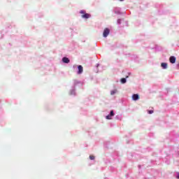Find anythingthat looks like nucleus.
<instances>
[{"mask_svg": "<svg viewBox=\"0 0 179 179\" xmlns=\"http://www.w3.org/2000/svg\"><path fill=\"white\" fill-rule=\"evenodd\" d=\"M80 13L81 15H85V13H86V11L82 10L80 11Z\"/></svg>", "mask_w": 179, "mask_h": 179, "instance_id": "obj_10", "label": "nucleus"}, {"mask_svg": "<svg viewBox=\"0 0 179 179\" xmlns=\"http://www.w3.org/2000/svg\"><path fill=\"white\" fill-rule=\"evenodd\" d=\"M132 99L134 100V101H136V100H139V95L138 94H133Z\"/></svg>", "mask_w": 179, "mask_h": 179, "instance_id": "obj_5", "label": "nucleus"}, {"mask_svg": "<svg viewBox=\"0 0 179 179\" xmlns=\"http://www.w3.org/2000/svg\"><path fill=\"white\" fill-rule=\"evenodd\" d=\"M177 178L179 179V173L178 174Z\"/></svg>", "mask_w": 179, "mask_h": 179, "instance_id": "obj_15", "label": "nucleus"}, {"mask_svg": "<svg viewBox=\"0 0 179 179\" xmlns=\"http://www.w3.org/2000/svg\"><path fill=\"white\" fill-rule=\"evenodd\" d=\"M62 62L64 64H69V59L68 57H63L62 58Z\"/></svg>", "mask_w": 179, "mask_h": 179, "instance_id": "obj_7", "label": "nucleus"}, {"mask_svg": "<svg viewBox=\"0 0 179 179\" xmlns=\"http://www.w3.org/2000/svg\"><path fill=\"white\" fill-rule=\"evenodd\" d=\"M119 1H124V0H119Z\"/></svg>", "mask_w": 179, "mask_h": 179, "instance_id": "obj_16", "label": "nucleus"}, {"mask_svg": "<svg viewBox=\"0 0 179 179\" xmlns=\"http://www.w3.org/2000/svg\"><path fill=\"white\" fill-rule=\"evenodd\" d=\"M176 58L174 56H171L169 58V61H170L171 64H176Z\"/></svg>", "mask_w": 179, "mask_h": 179, "instance_id": "obj_2", "label": "nucleus"}, {"mask_svg": "<svg viewBox=\"0 0 179 179\" xmlns=\"http://www.w3.org/2000/svg\"><path fill=\"white\" fill-rule=\"evenodd\" d=\"M90 160H94L95 157L93 155H90Z\"/></svg>", "mask_w": 179, "mask_h": 179, "instance_id": "obj_11", "label": "nucleus"}, {"mask_svg": "<svg viewBox=\"0 0 179 179\" xmlns=\"http://www.w3.org/2000/svg\"><path fill=\"white\" fill-rule=\"evenodd\" d=\"M117 23H118V24H121V19L117 20Z\"/></svg>", "mask_w": 179, "mask_h": 179, "instance_id": "obj_12", "label": "nucleus"}, {"mask_svg": "<svg viewBox=\"0 0 179 179\" xmlns=\"http://www.w3.org/2000/svg\"><path fill=\"white\" fill-rule=\"evenodd\" d=\"M121 83H127V79L126 78H122L120 80Z\"/></svg>", "mask_w": 179, "mask_h": 179, "instance_id": "obj_9", "label": "nucleus"}, {"mask_svg": "<svg viewBox=\"0 0 179 179\" xmlns=\"http://www.w3.org/2000/svg\"><path fill=\"white\" fill-rule=\"evenodd\" d=\"M81 17H83V19H89L90 17V14L85 13L84 15H81Z\"/></svg>", "mask_w": 179, "mask_h": 179, "instance_id": "obj_6", "label": "nucleus"}, {"mask_svg": "<svg viewBox=\"0 0 179 179\" xmlns=\"http://www.w3.org/2000/svg\"><path fill=\"white\" fill-rule=\"evenodd\" d=\"M111 117H114V110H111L110 115L106 116V120H111Z\"/></svg>", "mask_w": 179, "mask_h": 179, "instance_id": "obj_3", "label": "nucleus"}, {"mask_svg": "<svg viewBox=\"0 0 179 179\" xmlns=\"http://www.w3.org/2000/svg\"><path fill=\"white\" fill-rule=\"evenodd\" d=\"M110 34V29L108 28H106L103 31V37H107Z\"/></svg>", "mask_w": 179, "mask_h": 179, "instance_id": "obj_1", "label": "nucleus"}, {"mask_svg": "<svg viewBox=\"0 0 179 179\" xmlns=\"http://www.w3.org/2000/svg\"><path fill=\"white\" fill-rule=\"evenodd\" d=\"M78 68V75H80V73H83V66H82L81 65H79Z\"/></svg>", "mask_w": 179, "mask_h": 179, "instance_id": "obj_4", "label": "nucleus"}, {"mask_svg": "<svg viewBox=\"0 0 179 179\" xmlns=\"http://www.w3.org/2000/svg\"><path fill=\"white\" fill-rule=\"evenodd\" d=\"M167 63H162L161 66L163 68V69H167Z\"/></svg>", "mask_w": 179, "mask_h": 179, "instance_id": "obj_8", "label": "nucleus"}, {"mask_svg": "<svg viewBox=\"0 0 179 179\" xmlns=\"http://www.w3.org/2000/svg\"><path fill=\"white\" fill-rule=\"evenodd\" d=\"M148 114H153V110H148Z\"/></svg>", "mask_w": 179, "mask_h": 179, "instance_id": "obj_14", "label": "nucleus"}, {"mask_svg": "<svg viewBox=\"0 0 179 179\" xmlns=\"http://www.w3.org/2000/svg\"><path fill=\"white\" fill-rule=\"evenodd\" d=\"M110 94H112V95H113V94H115V91H111V92H110Z\"/></svg>", "mask_w": 179, "mask_h": 179, "instance_id": "obj_13", "label": "nucleus"}]
</instances>
